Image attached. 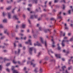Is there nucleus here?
I'll use <instances>...</instances> for the list:
<instances>
[{
  "label": "nucleus",
  "mask_w": 73,
  "mask_h": 73,
  "mask_svg": "<svg viewBox=\"0 0 73 73\" xmlns=\"http://www.w3.org/2000/svg\"><path fill=\"white\" fill-rule=\"evenodd\" d=\"M38 70V68L36 67L35 68V69L34 70V72L35 73H37V72H38V71H37V70Z\"/></svg>",
  "instance_id": "ddd939ff"
},
{
  "label": "nucleus",
  "mask_w": 73,
  "mask_h": 73,
  "mask_svg": "<svg viewBox=\"0 0 73 73\" xmlns=\"http://www.w3.org/2000/svg\"><path fill=\"white\" fill-rule=\"evenodd\" d=\"M48 50V54H49V52H50V51L51 52V53H53V52L52 51V50Z\"/></svg>",
  "instance_id": "dca6fc26"
},
{
  "label": "nucleus",
  "mask_w": 73,
  "mask_h": 73,
  "mask_svg": "<svg viewBox=\"0 0 73 73\" xmlns=\"http://www.w3.org/2000/svg\"><path fill=\"white\" fill-rule=\"evenodd\" d=\"M37 44H36L35 43L34 44V46H36V45H38V46H41V44H40V43L38 42H36Z\"/></svg>",
  "instance_id": "20e7f679"
},
{
  "label": "nucleus",
  "mask_w": 73,
  "mask_h": 73,
  "mask_svg": "<svg viewBox=\"0 0 73 73\" xmlns=\"http://www.w3.org/2000/svg\"><path fill=\"white\" fill-rule=\"evenodd\" d=\"M37 1H38V0H34L33 1H32V3H35V4H37Z\"/></svg>",
  "instance_id": "f8f14e48"
},
{
  "label": "nucleus",
  "mask_w": 73,
  "mask_h": 73,
  "mask_svg": "<svg viewBox=\"0 0 73 73\" xmlns=\"http://www.w3.org/2000/svg\"><path fill=\"white\" fill-rule=\"evenodd\" d=\"M71 60H72V59H71L68 60V63L69 64H70V61H71Z\"/></svg>",
  "instance_id": "a878e982"
},
{
  "label": "nucleus",
  "mask_w": 73,
  "mask_h": 73,
  "mask_svg": "<svg viewBox=\"0 0 73 73\" xmlns=\"http://www.w3.org/2000/svg\"><path fill=\"white\" fill-rule=\"evenodd\" d=\"M7 29H6L5 31H4L5 33H7V35L9 36V33H7Z\"/></svg>",
  "instance_id": "a211bd4d"
},
{
  "label": "nucleus",
  "mask_w": 73,
  "mask_h": 73,
  "mask_svg": "<svg viewBox=\"0 0 73 73\" xmlns=\"http://www.w3.org/2000/svg\"><path fill=\"white\" fill-rule=\"evenodd\" d=\"M51 40L52 41V44H52V47H53V48H54V47H55V45H54V44H55V42H54V41H53V39H52Z\"/></svg>",
  "instance_id": "0eeeda50"
},
{
  "label": "nucleus",
  "mask_w": 73,
  "mask_h": 73,
  "mask_svg": "<svg viewBox=\"0 0 73 73\" xmlns=\"http://www.w3.org/2000/svg\"><path fill=\"white\" fill-rule=\"evenodd\" d=\"M58 50H60L61 49V47H60V46H58Z\"/></svg>",
  "instance_id": "c03bdc74"
},
{
  "label": "nucleus",
  "mask_w": 73,
  "mask_h": 73,
  "mask_svg": "<svg viewBox=\"0 0 73 73\" xmlns=\"http://www.w3.org/2000/svg\"><path fill=\"white\" fill-rule=\"evenodd\" d=\"M34 49L33 47H31L29 49V53L30 54L32 55V50H33V49Z\"/></svg>",
  "instance_id": "f03ea898"
},
{
  "label": "nucleus",
  "mask_w": 73,
  "mask_h": 73,
  "mask_svg": "<svg viewBox=\"0 0 73 73\" xmlns=\"http://www.w3.org/2000/svg\"><path fill=\"white\" fill-rule=\"evenodd\" d=\"M62 69L63 71H64V68H66V67L65 66H64L62 67Z\"/></svg>",
  "instance_id": "aec40b11"
},
{
  "label": "nucleus",
  "mask_w": 73,
  "mask_h": 73,
  "mask_svg": "<svg viewBox=\"0 0 73 73\" xmlns=\"http://www.w3.org/2000/svg\"><path fill=\"white\" fill-rule=\"evenodd\" d=\"M22 27L23 28H25V25H22Z\"/></svg>",
  "instance_id": "b1692460"
},
{
  "label": "nucleus",
  "mask_w": 73,
  "mask_h": 73,
  "mask_svg": "<svg viewBox=\"0 0 73 73\" xmlns=\"http://www.w3.org/2000/svg\"><path fill=\"white\" fill-rule=\"evenodd\" d=\"M11 7L10 6L8 7L7 8H6V9H7V10H9V9H11Z\"/></svg>",
  "instance_id": "bb28decb"
},
{
  "label": "nucleus",
  "mask_w": 73,
  "mask_h": 73,
  "mask_svg": "<svg viewBox=\"0 0 73 73\" xmlns=\"http://www.w3.org/2000/svg\"><path fill=\"white\" fill-rule=\"evenodd\" d=\"M62 60L63 61H65V59H64V58H62Z\"/></svg>",
  "instance_id": "69168bd1"
},
{
  "label": "nucleus",
  "mask_w": 73,
  "mask_h": 73,
  "mask_svg": "<svg viewBox=\"0 0 73 73\" xmlns=\"http://www.w3.org/2000/svg\"><path fill=\"white\" fill-rule=\"evenodd\" d=\"M6 70H7V72H10L8 68H7Z\"/></svg>",
  "instance_id": "4c0bfd02"
},
{
  "label": "nucleus",
  "mask_w": 73,
  "mask_h": 73,
  "mask_svg": "<svg viewBox=\"0 0 73 73\" xmlns=\"http://www.w3.org/2000/svg\"><path fill=\"white\" fill-rule=\"evenodd\" d=\"M48 58H48V57L46 56L44 58V60L46 61V60H48Z\"/></svg>",
  "instance_id": "f3484780"
},
{
  "label": "nucleus",
  "mask_w": 73,
  "mask_h": 73,
  "mask_svg": "<svg viewBox=\"0 0 73 73\" xmlns=\"http://www.w3.org/2000/svg\"><path fill=\"white\" fill-rule=\"evenodd\" d=\"M3 23H7V19H5L3 20Z\"/></svg>",
  "instance_id": "6ab92c4d"
},
{
  "label": "nucleus",
  "mask_w": 73,
  "mask_h": 73,
  "mask_svg": "<svg viewBox=\"0 0 73 73\" xmlns=\"http://www.w3.org/2000/svg\"><path fill=\"white\" fill-rule=\"evenodd\" d=\"M65 33H63V36H65Z\"/></svg>",
  "instance_id": "774afa93"
},
{
  "label": "nucleus",
  "mask_w": 73,
  "mask_h": 73,
  "mask_svg": "<svg viewBox=\"0 0 73 73\" xmlns=\"http://www.w3.org/2000/svg\"><path fill=\"white\" fill-rule=\"evenodd\" d=\"M6 61H9V59H7V58H4V61L5 62Z\"/></svg>",
  "instance_id": "412c9836"
},
{
  "label": "nucleus",
  "mask_w": 73,
  "mask_h": 73,
  "mask_svg": "<svg viewBox=\"0 0 73 73\" xmlns=\"http://www.w3.org/2000/svg\"><path fill=\"white\" fill-rule=\"evenodd\" d=\"M48 31H49V32H50V31L49 30V29H44V31L45 33H47L48 32Z\"/></svg>",
  "instance_id": "9d476101"
},
{
  "label": "nucleus",
  "mask_w": 73,
  "mask_h": 73,
  "mask_svg": "<svg viewBox=\"0 0 73 73\" xmlns=\"http://www.w3.org/2000/svg\"><path fill=\"white\" fill-rule=\"evenodd\" d=\"M10 65V63H7V64H6V66H9Z\"/></svg>",
  "instance_id": "473e14b6"
},
{
  "label": "nucleus",
  "mask_w": 73,
  "mask_h": 73,
  "mask_svg": "<svg viewBox=\"0 0 73 73\" xmlns=\"http://www.w3.org/2000/svg\"><path fill=\"white\" fill-rule=\"evenodd\" d=\"M4 0H0V1L1 3L3 2Z\"/></svg>",
  "instance_id": "338daca9"
},
{
  "label": "nucleus",
  "mask_w": 73,
  "mask_h": 73,
  "mask_svg": "<svg viewBox=\"0 0 73 73\" xmlns=\"http://www.w3.org/2000/svg\"><path fill=\"white\" fill-rule=\"evenodd\" d=\"M71 35V34L70 33H69L68 34V36H70Z\"/></svg>",
  "instance_id": "052dcab7"
},
{
  "label": "nucleus",
  "mask_w": 73,
  "mask_h": 73,
  "mask_svg": "<svg viewBox=\"0 0 73 73\" xmlns=\"http://www.w3.org/2000/svg\"><path fill=\"white\" fill-rule=\"evenodd\" d=\"M3 28V26L2 25H0V28Z\"/></svg>",
  "instance_id": "cd10ccee"
},
{
  "label": "nucleus",
  "mask_w": 73,
  "mask_h": 73,
  "mask_svg": "<svg viewBox=\"0 0 73 73\" xmlns=\"http://www.w3.org/2000/svg\"><path fill=\"white\" fill-rule=\"evenodd\" d=\"M18 63L19 64H21V62H20V61H18Z\"/></svg>",
  "instance_id": "e2e57ef3"
},
{
  "label": "nucleus",
  "mask_w": 73,
  "mask_h": 73,
  "mask_svg": "<svg viewBox=\"0 0 73 73\" xmlns=\"http://www.w3.org/2000/svg\"><path fill=\"white\" fill-rule=\"evenodd\" d=\"M60 33V36H62V34H63V33H62V31H61Z\"/></svg>",
  "instance_id": "a19ab883"
},
{
  "label": "nucleus",
  "mask_w": 73,
  "mask_h": 73,
  "mask_svg": "<svg viewBox=\"0 0 73 73\" xmlns=\"http://www.w3.org/2000/svg\"><path fill=\"white\" fill-rule=\"evenodd\" d=\"M23 0H19L17 2L18 3H19V2H20V1H22Z\"/></svg>",
  "instance_id": "3c124183"
},
{
  "label": "nucleus",
  "mask_w": 73,
  "mask_h": 73,
  "mask_svg": "<svg viewBox=\"0 0 73 73\" xmlns=\"http://www.w3.org/2000/svg\"><path fill=\"white\" fill-rule=\"evenodd\" d=\"M55 56L57 58H60L61 57H60V55L59 54H56Z\"/></svg>",
  "instance_id": "1a4fd4ad"
},
{
  "label": "nucleus",
  "mask_w": 73,
  "mask_h": 73,
  "mask_svg": "<svg viewBox=\"0 0 73 73\" xmlns=\"http://www.w3.org/2000/svg\"><path fill=\"white\" fill-rule=\"evenodd\" d=\"M45 46L46 47L47 46V45H46V41L45 42Z\"/></svg>",
  "instance_id": "bf43d9fd"
},
{
  "label": "nucleus",
  "mask_w": 73,
  "mask_h": 73,
  "mask_svg": "<svg viewBox=\"0 0 73 73\" xmlns=\"http://www.w3.org/2000/svg\"><path fill=\"white\" fill-rule=\"evenodd\" d=\"M39 30L40 31H42V27H40L39 28Z\"/></svg>",
  "instance_id": "72a5a7b5"
},
{
  "label": "nucleus",
  "mask_w": 73,
  "mask_h": 73,
  "mask_svg": "<svg viewBox=\"0 0 73 73\" xmlns=\"http://www.w3.org/2000/svg\"><path fill=\"white\" fill-rule=\"evenodd\" d=\"M13 18L15 19V20H19V18L17 17V16L16 15L13 16Z\"/></svg>",
  "instance_id": "6e6552de"
},
{
  "label": "nucleus",
  "mask_w": 73,
  "mask_h": 73,
  "mask_svg": "<svg viewBox=\"0 0 73 73\" xmlns=\"http://www.w3.org/2000/svg\"><path fill=\"white\" fill-rule=\"evenodd\" d=\"M41 20V18H39L38 19V21H40Z\"/></svg>",
  "instance_id": "79ce46f5"
},
{
  "label": "nucleus",
  "mask_w": 73,
  "mask_h": 73,
  "mask_svg": "<svg viewBox=\"0 0 73 73\" xmlns=\"http://www.w3.org/2000/svg\"><path fill=\"white\" fill-rule=\"evenodd\" d=\"M31 40H28V42H25V44H30L31 45H32V43L31 42Z\"/></svg>",
  "instance_id": "39448f33"
},
{
  "label": "nucleus",
  "mask_w": 73,
  "mask_h": 73,
  "mask_svg": "<svg viewBox=\"0 0 73 73\" xmlns=\"http://www.w3.org/2000/svg\"><path fill=\"white\" fill-rule=\"evenodd\" d=\"M59 19H62V17L61 16H59L58 17Z\"/></svg>",
  "instance_id": "4d7b16f0"
},
{
  "label": "nucleus",
  "mask_w": 73,
  "mask_h": 73,
  "mask_svg": "<svg viewBox=\"0 0 73 73\" xmlns=\"http://www.w3.org/2000/svg\"><path fill=\"white\" fill-rule=\"evenodd\" d=\"M51 61H53V62H55V60L54 59H53L51 60Z\"/></svg>",
  "instance_id": "680f3d73"
},
{
  "label": "nucleus",
  "mask_w": 73,
  "mask_h": 73,
  "mask_svg": "<svg viewBox=\"0 0 73 73\" xmlns=\"http://www.w3.org/2000/svg\"><path fill=\"white\" fill-rule=\"evenodd\" d=\"M13 62L14 64H16V63H17V62H16L15 60H13Z\"/></svg>",
  "instance_id": "c85d7f7f"
},
{
  "label": "nucleus",
  "mask_w": 73,
  "mask_h": 73,
  "mask_svg": "<svg viewBox=\"0 0 73 73\" xmlns=\"http://www.w3.org/2000/svg\"><path fill=\"white\" fill-rule=\"evenodd\" d=\"M0 9H4V7H1L0 8Z\"/></svg>",
  "instance_id": "5fc2aeb1"
},
{
  "label": "nucleus",
  "mask_w": 73,
  "mask_h": 73,
  "mask_svg": "<svg viewBox=\"0 0 73 73\" xmlns=\"http://www.w3.org/2000/svg\"><path fill=\"white\" fill-rule=\"evenodd\" d=\"M51 4H52V1H50L49 2V4L50 5H51Z\"/></svg>",
  "instance_id": "ea45409f"
},
{
  "label": "nucleus",
  "mask_w": 73,
  "mask_h": 73,
  "mask_svg": "<svg viewBox=\"0 0 73 73\" xmlns=\"http://www.w3.org/2000/svg\"><path fill=\"white\" fill-rule=\"evenodd\" d=\"M42 69L40 68V70L39 73H42Z\"/></svg>",
  "instance_id": "4be33fe9"
},
{
  "label": "nucleus",
  "mask_w": 73,
  "mask_h": 73,
  "mask_svg": "<svg viewBox=\"0 0 73 73\" xmlns=\"http://www.w3.org/2000/svg\"><path fill=\"white\" fill-rule=\"evenodd\" d=\"M70 12H71V10H69L68 11V12L69 14H70L71 13Z\"/></svg>",
  "instance_id": "c9c22d12"
},
{
  "label": "nucleus",
  "mask_w": 73,
  "mask_h": 73,
  "mask_svg": "<svg viewBox=\"0 0 73 73\" xmlns=\"http://www.w3.org/2000/svg\"><path fill=\"white\" fill-rule=\"evenodd\" d=\"M4 37L3 36L1 38V40H3V39H4Z\"/></svg>",
  "instance_id": "de8ad7c7"
},
{
  "label": "nucleus",
  "mask_w": 73,
  "mask_h": 73,
  "mask_svg": "<svg viewBox=\"0 0 73 73\" xmlns=\"http://www.w3.org/2000/svg\"><path fill=\"white\" fill-rule=\"evenodd\" d=\"M11 13L9 12L8 13V17L9 19H11Z\"/></svg>",
  "instance_id": "2eb2a0df"
},
{
  "label": "nucleus",
  "mask_w": 73,
  "mask_h": 73,
  "mask_svg": "<svg viewBox=\"0 0 73 73\" xmlns=\"http://www.w3.org/2000/svg\"><path fill=\"white\" fill-rule=\"evenodd\" d=\"M63 9H65V5H63Z\"/></svg>",
  "instance_id": "49530a36"
},
{
  "label": "nucleus",
  "mask_w": 73,
  "mask_h": 73,
  "mask_svg": "<svg viewBox=\"0 0 73 73\" xmlns=\"http://www.w3.org/2000/svg\"><path fill=\"white\" fill-rule=\"evenodd\" d=\"M15 8H15L14 9H13V10L12 11V13H14V10H15Z\"/></svg>",
  "instance_id": "e433bc0d"
},
{
  "label": "nucleus",
  "mask_w": 73,
  "mask_h": 73,
  "mask_svg": "<svg viewBox=\"0 0 73 73\" xmlns=\"http://www.w3.org/2000/svg\"><path fill=\"white\" fill-rule=\"evenodd\" d=\"M3 16H5V14L4 12L3 13Z\"/></svg>",
  "instance_id": "603ef678"
},
{
  "label": "nucleus",
  "mask_w": 73,
  "mask_h": 73,
  "mask_svg": "<svg viewBox=\"0 0 73 73\" xmlns=\"http://www.w3.org/2000/svg\"><path fill=\"white\" fill-rule=\"evenodd\" d=\"M66 41L67 42H68L69 41V40H63L62 41V43L61 44L62 46H65V44H64V42H65Z\"/></svg>",
  "instance_id": "f257e3e1"
},
{
  "label": "nucleus",
  "mask_w": 73,
  "mask_h": 73,
  "mask_svg": "<svg viewBox=\"0 0 73 73\" xmlns=\"http://www.w3.org/2000/svg\"><path fill=\"white\" fill-rule=\"evenodd\" d=\"M58 0H55L54 2L55 3H58Z\"/></svg>",
  "instance_id": "c756f323"
},
{
  "label": "nucleus",
  "mask_w": 73,
  "mask_h": 73,
  "mask_svg": "<svg viewBox=\"0 0 73 73\" xmlns=\"http://www.w3.org/2000/svg\"><path fill=\"white\" fill-rule=\"evenodd\" d=\"M71 27H73V24H70V25Z\"/></svg>",
  "instance_id": "0e129e2a"
},
{
  "label": "nucleus",
  "mask_w": 73,
  "mask_h": 73,
  "mask_svg": "<svg viewBox=\"0 0 73 73\" xmlns=\"http://www.w3.org/2000/svg\"><path fill=\"white\" fill-rule=\"evenodd\" d=\"M72 66H71L70 67H69L68 68V70H70V69H72Z\"/></svg>",
  "instance_id": "7c9ffc66"
},
{
  "label": "nucleus",
  "mask_w": 73,
  "mask_h": 73,
  "mask_svg": "<svg viewBox=\"0 0 73 73\" xmlns=\"http://www.w3.org/2000/svg\"><path fill=\"white\" fill-rule=\"evenodd\" d=\"M65 29H68V27H65Z\"/></svg>",
  "instance_id": "09e8293b"
},
{
  "label": "nucleus",
  "mask_w": 73,
  "mask_h": 73,
  "mask_svg": "<svg viewBox=\"0 0 73 73\" xmlns=\"http://www.w3.org/2000/svg\"><path fill=\"white\" fill-rule=\"evenodd\" d=\"M67 38H68V37H65L64 38V40H66V39H67Z\"/></svg>",
  "instance_id": "37998d69"
},
{
  "label": "nucleus",
  "mask_w": 73,
  "mask_h": 73,
  "mask_svg": "<svg viewBox=\"0 0 73 73\" xmlns=\"http://www.w3.org/2000/svg\"><path fill=\"white\" fill-rule=\"evenodd\" d=\"M28 21L29 22V24H31V21L29 20H28Z\"/></svg>",
  "instance_id": "8fccbe9b"
},
{
  "label": "nucleus",
  "mask_w": 73,
  "mask_h": 73,
  "mask_svg": "<svg viewBox=\"0 0 73 73\" xmlns=\"http://www.w3.org/2000/svg\"><path fill=\"white\" fill-rule=\"evenodd\" d=\"M34 15H31V16L30 19H34Z\"/></svg>",
  "instance_id": "5701e85b"
},
{
  "label": "nucleus",
  "mask_w": 73,
  "mask_h": 73,
  "mask_svg": "<svg viewBox=\"0 0 73 73\" xmlns=\"http://www.w3.org/2000/svg\"><path fill=\"white\" fill-rule=\"evenodd\" d=\"M20 51H21V50L20 49H18V52L17 51H15V54H17L18 55H19V54H20Z\"/></svg>",
  "instance_id": "423d86ee"
},
{
  "label": "nucleus",
  "mask_w": 73,
  "mask_h": 73,
  "mask_svg": "<svg viewBox=\"0 0 73 73\" xmlns=\"http://www.w3.org/2000/svg\"><path fill=\"white\" fill-rule=\"evenodd\" d=\"M2 68H3V66L1 65H0V70H1V69H2Z\"/></svg>",
  "instance_id": "2f4dec72"
},
{
  "label": "nucleus",
  "mask_w": 73,
  "mask_h": 73,
  "mask_svg": "<svg viewBox=\"0 0 73 73\" xmlns=\"http://www.w3.org/2000/svg\"><path fill=\"white\" fill-rule=\"evenodd\" d=\"M14 47L16 46V43H14Z\"/></svg>",
  "instance_id": "a18cd8bd"
},
{
  "label": "nucleus",
  "mask_w": 73,
  "mask_h": 73,
  "mask_svg": "<svg viewBox=\"0 0 73 73\" xmlns=\"http://www.w3.org/2000/svg\"><path fill=\"white\" fill-rule=\"evenodd\" d=\"M34 17H35V19H36V18H37V15H34Z\"/></svg>",
  "instance_id": "f704fd0d"
},
{
  "label": "nucleus",
  "mask_w": 73,
  "mask_h": 73,
  "mask_svg": "<svg viewBox=\"0 0 73 73\" xmlns=\"http://www.w3.org/2000/svg\"><path fill=\"white\" fill-rule=\"evenodd\" d=\"M34 60H33L32 61H31V65H33V67H35L36 66V64H34L33 62H34Z\"/></svg>",
  "instance_id": "7ed1b4c3"
},
{
  "label": "nucleus",
  "mask_w": 73,
  "mask_h": 73,
  "mask_svg": "<svg viewBox=\"0 0 73 73\" xmlns=\"http://www.w3.org/2000/svg\"><path fill=\"white\" fill-rule=\"evenodd\" d=\"M43 11H44L45 12H46V11H47V10L45 9H44L43 10Z\"/></svg>",
  "instance_id": "13d9d810"
},
{
  "label": "nucleus",
  "mask_w": 73,
  "mask_h": 73,
  "mask_svg": "<svg viewBox=\"0 0 73 73\" xmlns=\"http://www.w3.org/2000/svg\"><path fill=\"white\" fill-rule=\"evenodd\" d=\"M34 38H36V35H34Z\"/></svg>",
  "instance_id": "6e6d98bb"
},
{
  "label": "nucleus",
  "mask_w": 73,
  "mask_h": 73,
  "mask_svg": "<svg viewBox=\"0 0 73 73\" xmlns=\"http://www.w3.org/2000/svg\"><path fill=\"white\" fill-rule=\"evenodd\" d=\"M50 20H55V19L54 18H51L50 19Z\"/></svg>",
  "instance_id": "393cba45"
},
{
  "label": "nucleus",
  "mask_w": 73,
  "mask_h": 73,
  "mask_svg": "<svg viewBox=\"0 0 73 73\" xmlns=\"http://www.w3.org/2000/svg\"><path fill=\"white\" fill-rule=\"evenodd\" d=\"M18 46H19V47H21V46H22L21 45V44H18Z\"/></svg>",
  "instance_id": "58836bf2"
},
{
  "label": "nucleus",
  "mask_w": 73,
  "mask_h": 73,
  "mask_svg": "<svg viewBox=\"0 0 73 73\" xmlns=\"http://www.w3.org/2000/svg\"><path fill=\"white\" fill-rule=\"evenodd\" d=\"M12 70H13V73H18V72L17 71V70H14V68H12Z\"/></svg>",
  "instance_id": "4468645a"
},
{
  "label": "nucleus",
  "mask_w": 73,
  "mask_h": 73,
  "mask_svg": "<svg viewBox=\"0 0 73 73\" xmlns=\"http://www.w3.org/2000/svg\"><path fill=\"white\" fill-rule=\"evenodd\" d=\"M40 41L42 43V44H44L45 43V42L43 41V38L42 37H40Z\"/></svg>",
  "instance_id": "9b49d317"
},
{
  "label": "nucleus",
  "mask_w": 73,
  "mask_h": 73,
  "mask_svg": "<svg viewBox=\"0 0 73 73\" xmlns=\"http://www.w3.org/2000/svg\"><path fill=\"white\" fill-rule=\"evenodd\" d=\"M34 50H35V53H36V50L35 48H34Z\"/></svg>",
  "instance_id": "864d4df0"
}]
</instances>
